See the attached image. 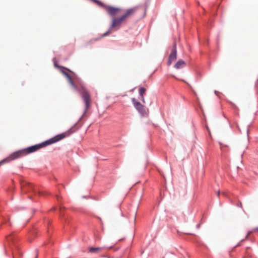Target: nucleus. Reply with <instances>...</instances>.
<instances>
[{
	"label": "nucleus",
	"mask_w": 258,
	"mask_h": 258,
	"mask_svg": "<svg viewBox=\"0 0 258 258\" xmlns=\"http://www.w3.org/2000/svg\"><path fill=\"white\" fill-rule=\"evenodd\" d=\"M253 232H255V231H258V228H254L253 231Z\"/></svg>",
	"instance_id": "obj_14"
},
{
	"label": "nucleus",
	"mask_w": 258,
	"mask_h": 258,
	"mask_svg": "<svg viewBox=\"0 0 258 258\" xmlns=\"http://www.w3.org/2000/svg\"><path fill=\"white\" fill-rule=\"evenodd\" d=\"M219 194H220V192H219H219H218V196H219Z\"/></svg>",
	"instance_id": "obj_17"
},
{
	"label": "nucleus",
	"mask_w": 258,
	"mask_h": 258,
	"mask_svg": "<svg viewBox=\"0 0 258 258\" xmlns=\"http://www.w3.org/2000/svg\"><path fill=\"white\" fill-rule=\"evenodd\" d=\"M80 120H79L77 122L74 124V125L72 127H71L65 133L58 134L55 136L54 137L48 140H47L41 143L35 144L34 145L28 147L27 148L16 151L12 153L11 154L9 155L8 157L0 161V165H1L5 162H9L12 160L22 157L29 154L34 153L43 147L51 145L53 143H56L60 141L61 140L64 139L67 136L71 135L73 133H75L76 131L77 130V128L76 127V126L77 125L78 122Z\"/></svg>",
	"instance_id": "obj_1"
},
{
	"label": "nucleus",
	"mask_w": 258,
	"mask_h": 258,
	"mask_svg": "<svg viewBox=\"0 0 258 258\" xmlns=\"http://www.w3.org/2000/svg\"><path fill=\"white\" fill-rule=\"evenodd\" d=\"M241 205H242V203H240V204H239V206H241Z\"/></svg>",
	"instance_id": "obj_19"
},
{
	"label": "nucleus",
	"mask_w": 258,
	"mask_h": 258,
	"mask_svg": "<svg viewBox=\"0 0 258 258\" xmlns=\"http://www.w3.org/2000/svg\"><path fill=\"white\" fill-rule=\"evenodd\" d=\"M248 132H249V130L248 129V130H247V134H248Z\"/></svg>",
	"instance_id": "obj_16"
},
{
	"label": "nucleus",
	"mask_w": 258,
	"mask_h": 258,
	"mask_svg": "<svg viewBox=\"0 0 258 258\" xmlns=\"http://www.w3.org/2000/svg\"><path fill=\"white\" fill-rule=\"evenodd\" d=\"M146 8L143 6H139L130 9V18L135 20L143 19L146 15Z\"/></svg>",
	"instance_id": "obj_3"
},
{
	"label": "nucleus",
	"mask_w": 258,
	"mask_h": 258,
	"mask_svg": "<svg viewBox=\"0 0 258 258\" xmlns=\"http://www.w3.org/2000/svg\"><path fill=\"white\" fill-rule=\"evenodd\" d=\"M177 58L176 44L174 42L171 50V52L169 55L167 65L170 66L172 62L175 61Z\"/></svg>",
	"instance_id": "obj_6"
},
{
	"label": "nucleus",
	"mask_w": 258,
	"mask_h": 258,
	"mask_svg": "<svg viewBox=\"0 0 258 258\" xmlns=\"http://www.w3.org/2000/svg\"><path fill=\"white\" fill-rule=\"evenodd\" d=\"M185 66V62L182 60H179L175 64L174 68L176 69H179L184 67Z\"/></svg>",
	"instance_id": "obj_9"
},
{
	"label": "nucleus",
	"mask_w": 258,
	"mask_h": 258,
	"mask_svg": "<svg viewBox=\"0 0 258 258\" xmlns=\"http://www.w3.org/2000/svg\"><path fill=\"white\" fill-rule=\"evenodd\" d=\"M129 16V9L126 10L125 14L119 17V18H112V22L110 26V29L113 28L120 26L122 21Z\"/></svg>",
	"instance_id": "obj_4"
},
{
	"label": "nucleus",
	"mask_w": 258,
	"mask_h": 258,
	"mask_svg": "<svg viewBox=\"0 0 258 258\" xmlns=\"http://www.w3.org/2000/svg\"><path fill=\"white\" fill-rule=\"evenodd\" d=\"M112 246H111L108 247L107 248H112Z\"/></svg>",
	"instance_id": "obj_15"
},
{
	"label": "nucleus",
	"mask_w": 258,
	"mask_h": 258,
	"mask_svg": "<svg viewBox=\"0 0 258 258\" xmlns=\"http://www.w3.org/2000/svg\"><path fill=\"white\" fill-rule=\"evenodd\" d=\"M104 9L107 13L112 18H114L121 11V9L111 6L106 5Z\"/></svg>",
	"instance_id": "obj_5"
},
{
	"label": "nucleus",
	"mask_w": 258,
	"mask_h": 258,
	"mask_svg": "<svg viewBox=\"0 0 258 258\" xmlns=\"http://www.w3.org/2000/svg\"><path fill=\"white\" fill-rule=\"evenodd\" d=\"M110 30L111 29H110V28H109L107 32H106L105 33H104V34H102V37H104L107 36L109 34Z\"/></svg>",
	"instance_id": "obj_12"
},
{
	"label": "nucleus",
	"mask_w": 258,
	"mask_h": 258,
	"mask_svg": "<svg viewBox=\"0 0 258 258\" xmlns=\"http://www.w3.org/2000/svg\"><path fill=\"white\" fill-rule=\"evenodd\" d=\"M146 91V89L144 87H141L139 90L140 96L141 97V99L144 103H145L144 95Z\"/></svg>",
	"instance_id": "obj_8"
},
{
	"label": "nucleus",
	"mask_w": 258,
	"mask_h": 258,
	"mask_svg": "<svg viewBox=\"0 0 258 258\" xmlns=\"http://www.w3.org/2000/svg\"><path fill=\"white\" fill-rule=\"evenodd\" d=\"M241 205H242V203H240V204H239V206H241Z\"/></svg>",
	"instance_id": "obj_18"
},
{
	"label": "nucleus",
	"mask_w": 258,
	"mask_h": 258,
	"mask_svg": "<svg viewBox=\"0 0 258 258\" xmlns=\"http://www.w3.org/2000/svg\"><path fill=\"white\" fill-rule=\"evenodd\" d=\"M133 104L138 111L142 115L146 114L145 107L135 98L132 99Z\"/></svg>",
	"instance_id": "obj_7"
},
{
	"label": "nucleus",
	"mask_w": 258,
	"mask_h": 258,
	"mask_svg": "<svg viewBox=\"0 0 258 258\" xmlns=\"http://www.w3.org/2000/svg\"><path fill=\"white\" fill-rule=\"evenodd\" d=\"M251 233V232H248L247 235L246 236V238L248 237V236L250 235V234Z\"/></svg>",
	"instance_id": "obj_13"
},
{
	"label": "nucleus",
	"mask_w": 258,
	"mask_h": 258,
	"mask_svg": "<svg viewBox=\"0 0 258 258\" xmlns=\"http://www.w3.org/2000/svg\"><path fill=\"white\" fill-rule=\"evenodd\" d=\"M103 247H90L89 249V251L91 253H96L97 251L100 249H101Z\"/></svg>",
	"instance_id": "obj_10"
},
{
	"label": "nucleus",
	"mask_w": 258,
	"mask_h": 258,
	"mask_svg": "<svg viewBox=\"0 0 258 258\" xmlns=\"http://www.w3.org/2000/svg\"><path fill=\"white\" fill-rule=\"evenodd\" d=\"M93 2L98 4L99 6L103 7L104 9L105 8L106 5H105L102 2L99 1V0H92Z\"/></svg>",
	"instance_id": "obj_11"
},
{
	"label": "nucleus",
	"mask_w": 258,
	"mask_h": 258,
	"mask_svg": "<svg viewBox=\"0 0 258 258\" xmlns=\"http://www.w3.org/2000/svg\"><path fill=\"white\" fill-rule=\"evenodd\" d=\"M53 60L54 66L55 67L59 69L61 72L68 79V80L69 83H70V84L71 85V86L75 89H76L79 91L81 97L82 98V99H83V100L85 102V107L84 111L83 112V114L79 118V120H81L83 118V117L84 116L85 114L86 113L87 111L88 108L89 107L90 104V95L89 93L88 92V91H87V90L86 89H85L84 87H82L81 90H78L77 86L74 83V81H73L71 75L68 73L64 71V70H67L68 71H69L70 72L73 73V72L72 71H71L70 69H69L64 67L58 65L57 64L56 61L55 60V58H53Z\"/></svg>",
	"instance_id": "obj_2"
}]
</instances>
